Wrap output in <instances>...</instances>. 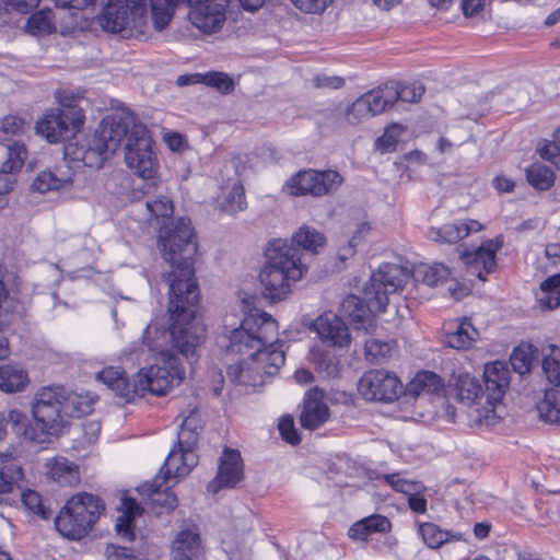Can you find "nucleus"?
<instances>
[{
	"instance_id": "2",
	"label": "nucleus",
	"mask_w": 560,
	"mask_h": 560,
	"mask_svg": "<svg viewBox=\"0 0 560 560\" xmlns=\"http://www.w3.org/2000/svg\"><path fill=\"white\" fill-rule=\"evenodd\" d=\"M277 332L276 319L258 310L245 316L240 327L230 331L228 351L248 353L246 360L229 366L228 376L232 382L255 387L264 385L267 377L278 373L285 357L275 345Z\"/></svg>"
},
{
	"instance_id": "37",
	"label": "nucleus",
	"mask_w": 560,
	"mask_h": 560,
	"mask_svg": "<svg viewBox=\"0 0 560 560\" xmlns=\"http://www.w3.org/2000/svg\"><path fill=\"white\" fill-rule=\"evenodd\" d=\"M418 532L424 544L432 549L440 548L442 545L451 541H459L463 539L462 533L443 530L433 523L421 524Z\"/></svg>"
},
{
	"instance_id": "14",
	"label": "nucleus",
	"mask_w": 560,
	"mask_h": 560,
	"mask_svg": "<svg viewBox=\"0 0 560 560\" xmlns=\"http://www.w3.org/2000/svg\"><path fill=\"white\" fill-rule=\"evenodd\" d=\"M198 456L192 450H180L174 446L164 465L161 467L159 474L154 480L150 483L142 486L143 492L150 495H160V489L171 479L180 478L190 472V470L197 465Z\"/></svg>"
},
{
	"instance_id": "7",
	"label": "nucleus",
	"mask_w": 560,
	"mask_h": 560,
	"mask_svg": "<svg viewBox=\"0 0 560 560\" xmlns=\"http://www.w3.org/2000/svg\"><path fill=\"white\" fill-rule=\"evenodd\" d=\"M63 386H45L38 389L32 402L34 430L32 442L45 444L51 436H57L67 425L63 413Z\"/></svg>"
},
{
	"instance_id": "63",
	"label": "nucleus",
	"mask_w": 560,
	"mask_h": 560,
	"mask_svg": "<svg viewBox=\"0 0 560 560\" xmlns=\"http://www.w3.org/2000/svg\"><path fill=\"white\" fill-rule=\"evenodd\" d=\"M198 432H195L194 430L189 429H179L177 434V446L180 450L187 451V450H194L198 442Z\"/></svg>"
},
{
	"instance_id": "38",
	"label": "nucleus",
	"mask_w": 560,
	"mask_h": 560,
	"mask_svg": "<svg viewBox=\"0 0 560 560\" xmlns=\"http://www.w3.org/2000/svg\"><path fill=\"white\" fill-rule=\"evenodd\" d=\"M81 98L82 96L80 94H77L71 90H58L56 92V100L59 103V107L55 109L72 119V122L83 125L85 116L83 109L79 105Z\"/></svg>"
},
{
	"instance_id": "32",
	"label": "nucleus",
	"mask_w": 560,
	"mask_h": 560,
	"mask_svg": "<svg viewBox=\"0 0 560 560\" xmlns=\"http://www.w3.org/2000/svg\"><path fill=\"white\" fill-rule=\"evenodd\" d=\"M23 478L22 467L13 462L5 460L0 466V503L11 504V500L5 495L11 493Z\"/></svg>"
},
{
	"instance_id": "34",
	"label": "nucleus",
	"mask_w": 560,
	"mask_h": 560,
	"mask_svg": "<svg viewBox=\"0 0 560 560\" xmlns=\"http://www.w3.org/2000/svg\"><path fill=\"white\" fill-rule=\"evenodd\" d=\"M200 552V537L192 530L180 532L173 542L174 560H194Z\"/></svg>"
},
{
	"instance_id": "30",
	"label": "nucleus",
	"mask_w": 560,
	"mask_h": 560,
	"mask_svg": "<svg viewBox=\"0 0 560 560\" xmlns=\"http://www.w3.org/2000/svg\"><path fill=\"white\" fill-rule=\"evenodd\" d=\"M536 302L541 311H553L560 306V273L544 280L535 293Z\"/></svg>"
},
{
	"instance_id": "55",
	"label": "nucleus",
	"mask_w": 560,
	"mask_h": 560,
	"mask_svg": "<svg viewBox=\"0 0 560 560\" xmlns=\"http://www.w3.org/2000/svg\"><path fill=\"white\" fill-rule=\"evenodd\" d=\"M533 357L529 347H518L514 349L511 354L510 363L514 372L520 375L529 373L532 368Z\"/></svg>"
},
{
	"instance_id": "6",
	"label": "nucleus",
	"mask_w": 560,
	"mask_h": 560,
	"mask_svg": "<svg viewBox=\"0 0 560 560\" xmlns=\"http://www.w3.org/2000/svg\"><path fill=\"white\" fill-rule=\"evenodd\" d=\"M266 265L259 279L266 299L278 302L288 298L292 283L299 281L306 272L300 250L289 244L288 240H273L266 249Z\"/></svg>"
},
{
	"instance_id": "23",
	"label": "nucleus",
	"mask_w": 560,
	"mask_h": 560,
	"mask_svg": "<svg viewBox=\"0 0 560 560\" xmlns=\"http://www.w3.org/2000/svg\"><path fill=\"white\" fill-rule=\"evenodd\" d=\"M477 329L467 319H455L451 322L444 335V343L456 350H467L478 337Z\"/></svg>"
},
{
	"instance_id": "59",
	"label": "nucleus",
	"mask_w": 560,
	"mask_h": 560,
	"mask_svg": "<svg viewBox=\"0 0 560 560\" xmlns=\"http://www.w3.org/2000/svg\"><path fill=\"white\" fill-rule=\"evenodd\" d=\"M26 127L27 125L24 119L14 115H9L2 119L0 131L4 137L18 136L24 133Z\"/></svg>"
},
{
	"instance_id": "33",
	"label": "nucleus",
	"mask_w": 560,
	"mask_h": 560,
	"mask_svg": "<svg viewBox=\"0 0 560 560\" xmlns=\"http://www.w3.org/2000/svg\"><path fill=\"white\" fill-rule=\"evenodd\" d=\"M122 514L117 517L116 532L117 535L126 541L135 539L133 518L141 514V506L135 499L126 498L122 500Z\"/></svg>"
},
{
	"instance_id": "1",
	"label": "nucleus",
	"mask_w": 560,
	"mask_h": 560,
	"mask_svg": "<svg viewBox=\"0 0 560 560\" xmlns=\"http://www.w3.org/2000/svg\"><path fill=\"white\" fill-rule=\"evenodd\" d=\"M172 324L168 328L159 329L156 325H149L144 331V342L151 351L158 353V361L149 368L141 369L133 378V393L136 397H143L147 393L163 396L179 385L185 372L182 369L176 353L186 359L194 358L197 347L205 340L206 329L196 320L197 311L177 310L168 306Z\"/></svg>"
},
{
	"instance_id": "35",
	"label": "nucleus",
	"mask_w": 560,
	"mask_h": 560,
	"mask_svg": "<svg viewBox=\"0 0 560 560\" xmlns=\"http://www.w3.org/2000/svg\"><path fill=\"white\" fill-rule=\"evenodd\" d=\"M451 275L450 269L442 264H419L410 271V278L429 287L443 283Z\"/></svg>"
},
{
	"instance_id": "19",
	"label": "nucleus",
	"mask_w": 560,
	"mask_h": 560,
	"mask_svg": "<svg viewBox=\"0 0 560 560\" xmlns=\"http://www.w3.org/2000/svg\"><path fill=\"white\" fill-rule=\"evenodd\" d=\"M82 126V124L72 122V119L61 112L51 108L37 120L35 128L37 133L49 143H59L69 138L70 133L79 131Z\"/></svg>"
},
{
	"instance_id": "48",
	"label": "nucleus",
	"mask_w": 560,
	"mask_h": 560,
	"mask_svg": "<svg viewBox=\"0 0 560 560\" xmlns=\"http://www.w3.org/2000/svg\"><path fill=\"white\" fill-rule=\"evenodd\" d=\"M9 425L16 435H22L25 439L32 441V431L34 430V424L30 425L26 413L16 409L11 410L8 413V417L4 418V434L7 433V428Z\"/></svg>"
},
{
	"instance_id": "28",
	"label": "nucleus",
	"mask_w": 560,
	"mask_h": 560,
	"mask_svg": "<svg viewBox=\"0 0 560 560\" xmlns=\"http://www.w3.org/2000/svg\"><path fill=\"white\" fill-rule=\"evenodd\" d=\"M311 361L314 364L315 371L323 378H337L340 376L341 365L339 358L323 348H313L311 350Z\"/></svg>"
},
{
	"instance_id": "20",
	"label": "nucleus",
	"mask_w": 560,
	"mask_h": 560,
	"mask_svg": "<svg viewBox=\"0 0 560 560\" xmlns=\"http://www.w3.org/2000/svg\"><path fill=\"white\" fill-rule=\"evenodd\" d=\"M319 339L332 347L345 348L351 342V336L346 323L332 312L318 316L311 326Z\"/></svg>"
},
{
	"instance_id": "3",
	"label": "nucleus",
	"mask_w": 560,
	"mask_h": 560,
	"mask_svg": "<svg viewBox=\"0 0 560 560\" xmlns=\"http://www.w3.org/2000/svg\"><path fill=\"white\" fill-rule=\"evenodd\" d=\"M159 244L162 255L170 264L171 271L163 275L168 285V306L177 310H195L199 303V289L195 279L194 256L198 246L187 218L172 221L159 231Z\"/></svg>"
},
{
	"instance_id": "44",
	"label": "nucleus",
	"mask_w": 560,
	"mask_h": 560,
	"mask_svg": "<svg viewBox=\"0 0 560 560\" xmlns=\"http://www.w3.org/2000/svg\"><path fill=\"white\" fill-rule=\"evenodd\" d=\"M526 179L535 189L547 190L553 185L555 173L549 166L536 162L526 168Z\"/></svg>"
},
{
	"instance_id": "57",
	"label": "nucleus",
	"mask_w": 560,
	"mask_h": 560,
	"mask_svg": "<svg viewBox=\"0 0 560 560\" xmlns=\"http://www.w3.org/2000/svg\"><path fill=\"white\" fill-rule=\"evenodd\" d=\"M402 131L404 129L400 125H392L385 130L384 135L376 140V148L383 152L394 151Z\"/></svg>"
},
{
	"instance_id": "52",
	"label": "nucleus",
	"mask_w": 560,
	"mask_h": 560,
	"mask_svg": "<svg viewBox=\"0 0 560 560\" xmlns=\"http://www.w3.org/2000/svg\"><path fill=\"white\" fill-rule=\"evenodd\" d=\"M435 240L443 243L454 244L467 236L465 222L444 224L435 231Z\"/></svg>"
},
{
	"instance_id": "15",
	"label": "nucleus",
	"mask_w": 560,
	"mask_h": 560,
	"mask_svg": "<svg viewBox=\"0 0 560 560\" xmlns=\"http://www.w3.org/2000/svg\"><path fill=\"white\" fill-rule=\"evenodd\" d=\"M82 166H85L82 162L74 161L65 153V159L61 163L38 173L33 180L32 188L40 194L65 189L72 185L74 177Z\"/></svg>"
},
{
	"instance_id": "5",
	"label": "nucleus",
	"mask_w": 560,
	"mask_h": 560,
	"mask_svg": "<svg viewBox=\"0 0 560 560\" xmlns=\"http://www.w3.org/2000/svg\"><path fill=\"white\" fill-rule=\"evenodd\" d=\"M137 122L136 116L128 109H121L106 116L94 133L83 137L81 140L69 143L66 154L74 161L82 162L88 167L100 168L109 154L128 141L130 132Z\"/></svg>"
},
{
	"instance_id": "58",
	"label": "nucleus",
	"mask_w": 560,
	"mask_h": 560,
	"mask_svg": "<svg viewBox=\"0 0 560 560\" xmlns=\"http://www.w3.org/2000/svg\"><path fill=\"white\" fill-rule=\"evenodd\" d=\"M392 346L377 339H369L365 341V354L371 361H378L389 355Z\"/></svg>"
},
{
	"instance_id": "62",
	"label": "nucleus",
	"mask_w": 560,
	"mask_h": 560,
	"mask_svg": "<svg viewBox=\"0 0 560 560\" xmlns=\"http://www.w3.org/2000/svg\"><path fill=\"white\" fill-rule=\"evenodd\" d=\"M279 431H280V434L282 436V439L292 444V445H295L298 443H300V436L298 434V431L294 427V421L291 417H283L281 420H280V423H279Z\"/></svg>"
},
{
	"instance_id": "40",
	"label": "nucleus",
	"mask_w": 560,
	"mask_h": 560,
	"mask_svg": "<svg viewBox=\"0 0 560 560\" xmlns=\"http://www.w3.org/2000/svg\"><path fill=\"white\" fill-rule=\"evenodd\" d=\"M165 191L166 187L160 180L159 190H151L150 194H142V196L147 197V209L155 218H170L174 212L173 201Z\"/></svg>"
},
{
	"instance_id": "4",
	"label": "nucleus",
	"mask_w": 560,
	"mask_h": 560,
	"mask_svg": "<svg viewBox=\"0 0 560 560\" xmlns=\"http://www.w3.org/2000/svg\"><path fill=\"white\" fill-rule=\"evenodd\" d=\"M510 371L504 362L487 364L481 381L470 374H462L456 382L457 397L470 408L469 417L477 424L495 425L500 416L495 406L501 401L510 384Z\"/></svg>"
},
{
	"instance_id": "39",
	"label": "nucleus",
	"mask_w": 560,
	"mask_h": 560,
	"mask_svg": "<svg viewBox=\"0 0 560 560\" xmlns=\"http://www.w3.org/2000/svg\"><path fill=\"white\" fill-rule=\"evenodd\" d=\"M325 242L326 238L320 232L304 225L301 226L299 231L292 235V240L289 242V244L298 248L300 252L301 249L299 247L312 254H317L318 248H323Z\"/></svg>"
},
{
	"instance_id": "64",
	"label": "nucleus",
	"mask_w": 560,
	"mask_h": 560,
	"mask_svg": "<svg viewBox=\"0 0 560 560\" xmlns=\"http://www.w3.org/2000/svg\"><path fill=\"white\" fill-rule=\"evenodd\" d=\"M8 9L26 14L35 9L40 0H3Z\"/></svg>"
},
{
	"instance_id": "43",
	"label": "nucleus",
	"mask_w": 560,
	"mask_h": 560,
	"mask_svg": "<svg viewBox=\"0 0 560 560\" xmlns=\"http://www.w3.org/2000/svg\"><path fill=\"white\" fill-rule=\"evenodd\" d=\"M150 2L154 28L162 31L168 25L176 7L183 0H150Z\"/></svg>"
},
{
	"instance_id": "41",
	"label": "nucleus",
	"mask_w": 560,
	"mask_h": 560,
	"mask_svg": "<svg viewBox=\"0 0 560 560\" xmlns=\"http://www.w3.org/2000/svg\"><path fill=\"white\" fill-rule=\"evenodd\" d=\"M63 413L66 418H80L92 411L93 399L63 387Z\"/></svg>"
},
{
	"instance_id": "24",
	"label": "nucleus",
	"mask_w": 560,
	"mask_h": 560,
	"mask_svg": "<svg viewBox=\"0 0 560 560\" xmlns=\"http://www.w3.org/2000/svg\"><path fill=\"white\" fill-rule=\"evenodd\" d=\"M47 476L60 486L73 487L80 482L79 466L68 458L57 456L45 463Z\"/></svg>"
},
{
	"instance_id": "10",
	"label": "nucleus",
	"mask_w": 560,
	"mask_h": 560,
	"mask_svg": "<svg viewBox=\"0 0 560 560\" xmlns=\"http://www.w3.org/2000/svg\"><path fill=\"white\" fill-rule=\"evenodd\" d=\"M145 21V0H108L100 24L107 32L131 33L141 32Z\"/></svg>"
},
{
	"instance_id": "26",
	"label": "nucleus",
	"mask_w": 560,
	"mask_h": 560,
	"mask_svg": "<svg viewBox=\"0 0 560 560\" xmlns=\"http://www.w3.org/2000/svg\"><path fill=\"white\" fill-rule=\"evenodd\" d=\"M96 380L104 383L115 394L127 401L136 398L133 383L130 384L125 373L115 368H107L96 374Z\"/></svg>"
},
{
	"instance_id": "21",
	"label": "nucleus",
	"mask_w": 560,
	"mask_h": 560,
	"mask_svg": "<svg viewBox=\"0 0 560 560\" xmlns=\"http://www.w3.org/2000/svg\"><path fill=\"white\" fill-rule=\"evenodd\" d=\"M230 2H218L190 9L188 19L190 23L205 34L219 32L225 22V11Z\"/></svg>"
},
{
	"instance_id": "54",
	"label": "nucleus",
	"mask_w": 560,
	"mask_h": 560,
	"mask_svg": "<svg viewBox=\"0 0 560 560\" xmlns=\"http://www.w3.org/2000/svg\"><path fill=\"white\" fill-rule=\"evenodd\" d=\"M374 115L363 96L358 97L345 112V118L350 125H358Z\"/></svg>"
},
{
	"instance_id": "13",
	"label": "nucleus",
	"mask_w": 560,
	"mask_h": 560,
	"mask_svg": "<svg viewBox=\"0 0 560 560\" xmlns=\"http://www.w3.org/2000/svg\"><path fill=\"white\" fill-rule=\"evenodd\" d=\"M358 389L365 400L390 402L398 398L402 384L394 373L371 370L360 378Z\"/></svg>"
},
{
	"instance_id": "18",
	"label": "nucleus",
	"mask_w": 560,
	"mask_h": 560,
	"mask_svg": "<svg viewBox=\"0 0 560 560\" xmlns=\"http://www.w3.org/2000/svg\"><path fill=\"white\" fill-rule=\"evenodd\" d=\"M244 478L243 460L237 450L224 448L215 478L208 485V491L217 493L223 488H234Z\"/></svg>"
},
{
	"instance_id": "31",
	"label": "nucleus",
	"mask_w": 560,
	"mask_h": 560,
	"mask_svg": "<svg viewBox=\"0 0 560 560\" xmlns=\"http://www.w3.org/2000/svg\"><path fill=\"white\" fill-rule=\"evenodd\" d=\"M390 528V521L386 516L373 514L355 522L349 529V536L363 540L374 533H388Z\"/></svg>"
},
{
	"instance_id": "22",
	"label": "nucleus",
	"mask_w": 560,
	"mask_h": 560,
	"mask_svg": "<svg viewBox=\"0 0 560 560\" xmlns=\"http://www.w3.org/2000/svg\"><path fill=\"white\" fill-rule=\"evenodd\" d=\"M325 392L318 387L310 389L304 397V406L300 417L301 425L316 430L329 418V408L325 402Z\"/></svg>"
},
{
	"instance_id": "17",
	"label": "nucleus",
	"mask_w": 560,
	"mask_h": 560,
	"mask_svg": "<svg viewBox=\"0 0 560 560\" xmlns=\"http://www.w3.org/2000/svg\"><path fill=\"white\" fill-rule=\"evenodd\" d=\"M372 300V296L366 295L364 287L363 298L348 295L341 302L340 312L351 320L355 329L369 332L375 327L374 313L385 311V308H377Z\"/></svg>"
},
{
	"instance_id": "11",
	"label": "nucleus",
	"mask_w": 560,
	"mask_h": 560,
	"mask_svg": "<svg viewBox=\"0 0 560 560\" xmlns=\"http://www.w3.org/2000/svg\"><path fill=\"white\" fill-rule=\"evenodd\" d=\"M343 178L332 170H304L292 176L285 184V190L291 196L323 197L334 194L342 184Z\"/></svg>"
},
{
	"instance_id": "49",
	"label": "nucleus",
	"mask_w": 560,
	"mask_h": 560,
	"mask_svg": "<svg viewBox=\"0 0 560 560\" xmlns=\"http://www.w3.org/2000/svg\"><path fill=\"white\" fill-rule=\"evenodd\" d=\"M542 160L551 162L560 171V127L553 132L552 140H542L537 145Z\"/></svg>"
},
{
	"instance_id": "50",
	"label": "nucleus",
	"mask_w": 560,
	"mask_h": 560,
	"mask_svg": "<svg viewBox=\"0 0 560 560\" xmlns=\"http://www.w3.org/2000/svg\"><path fill=\"white\" fill-rule=\"evenodd\" d=\"M383 479L397 492L406 495L415 492H424L427 487L421 481L407 480L401 478L400 474L384 475Z\"/></svg>"
},
{
	"instance_id": "36",
	"label": "nucleus",
	"mask_w": 560,
	"mask_h": 560,
	"mask_svg": "<svg viewBox=\"0 0 560 560\" xmlns=\"http://www.w3.org/2000/svg\"><path fill=\"white\" fill-rule=\"evenodd\" d=\"M394 82L386 83L363 94V98L371 107L374 116L380 115L394 106Z\"/></svg>"
},
{
	"instance_id": "53",
	"label": "nucleus",
	"mask_w": 560,
	"mask_h": 560,
	"mask_svg": "<svg viewBox=\"0 0 560 560\" xmlns=\"http://www.w3.org/2000/svg\"><path fill=\"white\" fill-rule=\"evenodd\" d=\"M20 498L23 503V505L33 512L34 514H37L44 520H47L51 515V511L47 509L43 502L42 495L33 490H25L20 492Z\"/></svg>"
},
{
	"instance_id": "9",
	"label": "nucleus",
	"mask_w": 560,
	"mask_h": 560,
	"mask_svg": "<svg viewBox=\"0 0 560 560\" xmlns=\"http://www.w3.org/2000/svg\"><path fill=\"white\" fill-rule=\"evenodd\" d=\"M125 161L127 166L137 174L142 183L135 188L133 194H150L159 190L160 179L155 177L158 170L156 158L152 151V139L144 125L133 127L125 144Z\"/></svg>"
},
{
	"instance_id": "60",
	"label": "nucleus",
	"mask_w": 560,
	"mask_h": 560,
	"mask_svg": "<svg viewBox=\"0 0 560 560\" xmlns=\"http://www.w3.org/2000/svg\"><path fill=\"white\" fill-rule=\"evenodd\" d=\"M291 2L304 13L320 14L332 0H291Z\"/></svg>"
},
{
	"instance_id": "25",
	"label": "nucleus",
	"mask_w": 560,
	"mask_h": 560,
	"mask_svg": "<svg viewBox=\"0 0 560 560\" xmlns=\"http://www.w3.org/2000/svg\"><path fill=\"white\" fill-rule=\"evenodd\" d=\"M443 380L431 371H422L407 384L406 394L411 397L439 394L443 390Z\"/></svg>"
},
{
	"instance_id": "61",
	"label": "nucleus",
	"mask_w": 560,
	"mask_h": 560,
	"mask_svg": "<svg viewBox=\"0 0 560 560\" xmlns=\"http://www.w3.org/2000/svg\"><path fill=\"white\" fill-rule=\"evenodd\" d=\"M371 226L369 222H362L358 224L355 232L348 241V247L343 248V254H341V258L345 259L348 255H353L357 245L365 237V235L370 232Z\"/></svg>"
},
{
	"instance_id": "56",
	"label": "nucleus",
	"mask_w": 560,
	"mask_h": 560,
	"mask_svg": "<svg viewBox=\"0 0 560 560\" xmlns=\"http://www.w3.org/2000/svg\"><path fill=\"white\" fill-rule=\"evenodd\" d=\"M202 83L215 88L223 94H229L234 90V81L223 72H208L202 75Z\"/></svg>"
},
{
	"instance_id": "51",
	"label": "nucleus",
	"mask_w": 560,
	"mask_h": 560,
	"mask_svg": "<svg viewBox=\"0 0 560 560\" xmlns=\"http://www.w3.org/2000/svg\"><path fill=\"white\" fill-rule=\"evenodd\" d=\"M394 103L401 101L405 103H417L424 93V86L421 83H394Z\"/></svg>"
},
{
	"instance_id": "45",
	"label": "nucleus",
	"mask_w": 560,
	"mask_h": 560,
	"mask_svg": "<svg viewBox=\"0 0 560 560\" xmlns=\"http://www.w3.org/2000/svg\"><path fill=\"white\" fill-rule=\"evenodd\" d=\"M542 371L550 384L560 387V348L550 345L548 353L544 355Z\"/></svg>"
},
{
	"instance_id": "46",
	"label": "nucleus",
	"mask_w": 560,
	"mask_h": 560,
	"mask_svg": "<svg viewBox=\"0 0 560 560\" xmlns=\"http://www.w3.org/2000/svg\"><path fill=\"white\" fill-rule=\"evenodd\" d=\"M245 189L241 183H234L221 201V210L231 214L243 211L246 208Z\"/></svg>"
},
{
	"instance_id": "27",
	"label": "nucleus",
	"mask_w": 560,
	"mask_h": 560,
	"mask_svg": "<svg viewBox=\"0 0 560 560\" xmlns=\"http://www.w3.org/2000/svg\"><path fill=\"white\" fill-rule=\"evenodd\" d=\"M30 383L28 373L16 364L0 365V390L8 394L23 392Z\"/></svg>"
},
{
	"instance_id": "29",
	"label": "nucleus",
	"mask_w": 560,
	"mask_h": 560,
	"mask_svg": "<svg viewBox=\"0 0 560 560\" xmlns=\"http://www.w3.org/2000/svg\"><path fill=\"white\" fill-rule=\"evenodd\" d=\"M27 158V150L24 143H0V159L1 170L3 173H9L13 176L16 172L21 171Z\"/></svg>"
},
{
	"instance_id": "8",
	"label": "nucleus",
	"mask_w": 560,
	"mask_h": 560,
	"mask_svg": "<svg viewBox=\"0 0 560 560\" xmlns=\"http://www.w3.org/2000/svg\"><path fill=\"white\" fill-rule=\"evenodd\" d=\"M102 500L91 493L73 495L55 518L57 530L65 537L79 540L86 536L104 512Z\"/></svg>"
},
{
	"instance_id": "47",
	"label": "nucleus",
	"mask_w": 560,
	"mask_h": 560,
	"mask_svg": "<svg viewBox=\"0 0 560 560\" xmlns=\"http://www.w3.org/2000/svg\"><path fill=\"white\" fill-rule=\"evenodd\" d=\"M52 18L51 10H40L32 14L27 20V32L35 36L50 34L55 30Z\"/></svg>"
},
{
	"instance_id": "42",
	"label": "nucleus",
	"mask_w": 560,
	"mask_h": 560,
	"mask_svg": "<svg viewBox=\"0 0 560 560\" xmlns=\"http://www.w3.org/2000/svg\"><path fill=\"white\" fill-rule=\"evenodd\" d=\"M536 407L541 420L560 423V388L546 389L544 398Z\"/></svg>"
},
{
	"instance_id": "16",
	"label": "nucleus",
	"mask_w": 560,
	"mask_h": 560,
	"mask_svg": "<svg viewBox=\"0 0 560 560\" xmlns=\"http://www.w3.org/2000/svg\"><path fill=\"white\" fill-rule=\"evenodd\" d=\"M503 245V237L497 236L493 240H487L474 252L463 253L460 258L467 267L470 276L477 277L481 281H486L488 275L497 268L495 255Z\"/></svg>"
},
{
	"instance_id": "12",
	"label": "nucleus",
	"mask_w": 560,
	"mask_h": 560,
	"mask_svg": "<svg viewBox=\"0 0 560 560\" xmlns=\"http://www.w3.org/2000/svg\"><path fill=\"white\" fill-rule=\"evenodd\" d=\"M410 280V270L396 264H383L365 284V293L372 296L377 308H386L388 295L401 290Z\"/></svg>"
}]
</instances>
